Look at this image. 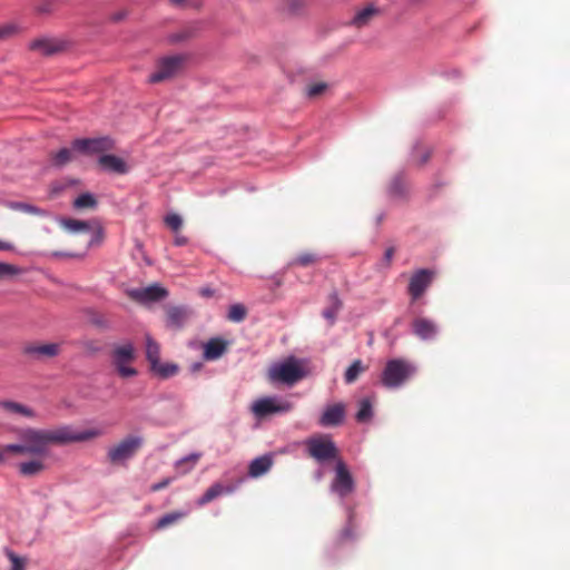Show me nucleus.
Instances as JSON below:
<instances>
[{
    "label": "nucleus",
    "instance_id": "27",
    "mask_svg": "<svg viewBox=\"0 0 570 570\" xmlns=\"http://www.w3.org/2000/svg\"><path fill=\"white\" fill-rule=\"evenodd\" d=\"M61 226L70 233H87L91 230V226L88 222L73 218L62 219Z\"/></svg>",
    "mask_w": 570,
    "mask_h": 570
},
{
    "label": "nucleus",
    "instance_id": "10",
    "mask_svg": "<svg viewBox=\"0 0 570 570\" xmlns=\"http://www.w3.org/2000/svg\"><path fill=\"white\" fill-rule=\"evenodd\" d=\"M292 410L289 402L277 403L274 397H263L255 401L252 411L257 417H265L274 413H285Z\"/></svg>",
    "mask_w": 570,
    "mask_h": 570
},
{
    "label": "nucleus",
    "instance_id": "9",
    "mask_svg": "<svg viewBox=\"0 0 570 570\" xmlns=\"http://www.w3.org/2000/svg\"><path fill=\"white\" fill-rule=\"evenodd\" d=\"M332 490L342 498L348 495L354 490V480L343 461H338L336 464Z\"/></svg>",
    "mask_w": 570,
    "mask_h": 570
},
{
    "label": "nucleus",
    "instance_id": "20",
    "mask_svg": "<svg viewBox=\"0 0 570 570\" xmlns=\"http://www.w3.org/2000/svg\"><path fill=\"white\" fill-rule=\"evenodd\" d=\"M273 461L269 455H263L254 459L248 469V473L253 478H258L265 474L272 468Z\"/></svg>",
    "mask_w": 570,
    "mask_h": 570
},
{
    "label": "nucleus",
    "instance_id": "4",
    "mask_svg": "<svg viewBox=\"0 0 570 570\" xmlns=\"http://www.w3.org/2000/svg\"><path fill=\"white\" fill-rule=\"evenodd\" d=\"M416 367L407 360L393 358L386 362L381 374V383L387 389H397L407 382Z\"/></svg>",
    "mask_w": 570,
    "mask_h": 570
},
{
    "label": "nucleus",
    "instance_id": "38",
    "mask_svg": "<svg viewBox=\"0 0 570 570\" xmlns=\"http://www.w3.org/2000/svg\"><path fill=\"white\" fill-rule=\"evenodd\" d=\"M327 89V83L325 82H315L311 83L306 87V95L309 98H316L321 96Z\"/></svg>",
    "mask_w": 570,
    "mask_h": 570
},
{
    "label": "nucleus",
    "instance_id": "18",
    "mask_svg": "<svg viewBox=\"0 0 570 570\" xmlns=\"http://www.w3.org/2000/svg\"><path fill=\"white\" fill-rule=\"evenodd\" d=\"M0 409L8 414L21 415L26 417H35L36 413L29 406L16 401L2 400L0 401Z\"/></svg>",
    "mask_w": 570,
    "mask_h": 570
},
{
    "label": "nucleus",
    "instance_id": "31",
    "mask_svg": "<svg viewBox=\"0 0 570 570\" xmlns=\"http://www.w3.org/2000/svg\"><path fill=\"white\" fill-rule=\"evenodd\" d=\"M247 308L243 304L230 305L226 318L233 323H240L246 318Z\"/></svg>",
    "mask_w": 570,
    "mask_h": 570
},
{
    "label": "nucleus",
    "instance_id": "48",
    "mask_svg": "<svg viewBox=\"0 0 570 570\" xmlns=\"http://www.w3.org/2000/svg\"><path fill=\"white\" fill-rule=\"evenodd\" d=\"M197 459H198V456H197V455H195V454H193V455H190V456H188V458H185V459L180 460V461L177 463V465H178V466L184 465L185 463H187V462H189V461L194 463V462H196V460H197Z\"/></svg>",
    "mask_w": 570,
    "mask_h": 570
},
{
    "label": "nucleus",
    "instance_id": "34",
    "mask_svg": "<svg viewBox=\"0 0 570 570\" xmlns=\"http://www.w3.org/2000/svg\"><path fill=\"white\" fill-rule=\"evenodd\" d=\"M9 207L13 210L23 212L31 215H43L45 212L33 205L27 203H10Z\"/></svg>",
    "mask_w": 570,
    "mask_h": 570
},
{
    "label": "nucleus",
    "instance_id": "19",
    "mask_svg": "<svg viewBox=\"0 0 570 570\" xmlns=\"http://www.w3.org/2000/svg\"><path fill=\"white\" fill-rule=\"evenodd\" d=\"M42 459V456H36L30 461L21 462L18 465L19 473L23 476H35L40 474L46 469Z\"/></svg>",
    "mask_w": 570,
    "mask_h": 570
},
{
    "label": "nucleus",
    "instance_id": "13",
    "mask_svg": "<svg viewBox=\"0 0 570 570\" xmlns=\"http://www.w3.org/2000/svg\"><path fill=\"white\" fill-rule=\"evenodd\" d=\"M66 42L56 38H39L30 42L29 49L43 56H51L62 51Z\"/></svg>",
    "mask_w": 570,
    "mask_h": 570
},
{
    "label": "nucleus",
    "instance_id": "51",
    "mask_svg": "<svg viewBox=\"0 0 570 570\" xmlns=\"http://www.w3.org/2000/svg\"><path fill=\"white\" fill-rule=\"evenodd\" d=\"M200 367H202V363H194L191 365V371L196 372V371L200 370Z\"/></svg>",
    "mask_w": 570,
    "mask_h": 570
},
{
    "label": "nucleus",
    "instance_id": "14",
    "mask_svg": "<svg viewBox=\"0 0 570 570\" xmlns=\"http://www.w3.org/2000/svg\"><path fill=\"white\" fill-rule=\"evenodd\" d=\"M60 353V344L58 343H30L23 347V354L36 357L38 360L52 358Z\"/></svg>",
    "mask_w": 570,
    "mask_h": 570
},
{
    "label": "nucleus",
    "instance_id": "36",
    "mask_svg": "<svg viewBox=\"0 0 570 570\" xmlns=\"http://www.w3.org/2000/svg\"><path fill=\"white\" fill-rule=\"evenodd\" d=\"M165 224L174 233H178L180 230V228L183 227V219L177 214H168L165 217Z\"/></svg>",
    "mask_w": 570,
    "mask_h": 570
},
{
    "label": "nucleus",
    "instance_id": "56",
    "mask_svg": "<svg viewBox=\"0 0 570 570\" xmlns=\"http://www.w3.org/2000/svg\"><path fill=\"white\" fill-rule=\"evenodd\" d=\"M204 294H205V295H209V294H210V291H209V289H205V291H204Z\"/></svg>",
    "mask_w": 570,
    "mask_h": 570
},
{
    "label": "nucleus",
    "instance_id": "22",
    "mask_svg": "<svg viewBox=\"0 0 570 570\" xmlns=\"http://www.w3.org/2000/svg\"><path fill=\"white\" fill-rule=\"evenodd\" d=\"M189 313L184 307H170L167 311L168 324L173 327L179 328L187 321Z\"/></svg>",
    "mask_w": 570,
    "mask_h": 570
},
{
    "label": "nucleus",
    "instance_id": "55",
    "mask_svg": "<svg viewBox=\"0 0 570 570\" xmlns=\"http://www.w3.org/2000/svg\"><path fill=\"white\" fill-rule=\"evenodd\" d=\"M215 493H216V497L222 493V489L219 485L216 484V490H215Z\"/></svg>",
    "mask_w": 570,
    "mask_h": 570
},
{
    "label": "nucleus",
    "instance_id": "11",
    "mask_svg": "<svg viewBox=\"0 0 570 570\" xmlns=\"http://www.w3.org/2000/svg\"><path fill=\"white\" fill-rule=\"evenodd\" d=\"M128 296L138 303L158 302L167 297L168 292L160 285L154 284L144 288H132L127 292Z\"/></svg>",
    "mask_w": 570,
    "mask_h": 570
},
{
    "label": "nucleus",
    "instance_id": "39",
    "mask_svg": "<svg viewBox=\"0 0 570 570\" xmlns=\"http://www.w3.org/2000/svg\"><path fill=\"white\" fill-rule=\"evenodd\" d=\"M19 31V28L14 23H6L3 26H0V41L9 39L17 35Z\"/></svg>",
    "mask_w": 570,
    "mask_h": 570
},
{
    "label": "nucleus",
    "instance_id": "5",
    "mask_svg": "<svg viewBox=\"0 0 570 570\" xmlns=\"http://www.w3.org/2000/svg\"><path fill=\"white\" fill-rule=\"evenodd\" d=\"M135 361V347L131 343L115 346L111 351V363L119 376L126 379L137 375V370L131 366Z\"/></svg>",
    "mask_w": 570,
    "mask_h": 570
},
{
    "label": "nucleus",
    "instance_id": "3",
    "mask_svg": "<svg viewBox=\"0 0 570 570\" xmlns=\"http://www.w3.org/2000/svg\"><path fill=\"white\" fill-rule=\"evenodd\" d=\"M189 56L176 53L160 57L156 60L155 70L148 77L149 83H160L178 77L186 68Z\"/></svg>",
    "mask_w": 570,
    "mask_h": 570
},
{
    "label": "nucleus",
    "instance_id": "17",
    "mask_svg": "<svg viewBox=\"0 0 570 570\" xmlns=\"http://www.w3.org/2000/svg\"><path fill=\"white\" fill-rule=\"evenodd\" d=\"M98 163L104 169L110 173L124 175L128 171L126 161L115 155H102L99 157Z\"/></svg>",
    "mask_w": 570,
    "mask_h": 570
},
{
    "label": "nucleus",
    "instance_id": "25",
    "mask_svg": "<svg viewBox=\"0 0 570 570\" xmlns=\"http://www.w3.org/2000/svg\"><path fill=\"white\" fill-rule=\"evenodd\" d=\"M379 13V10L373 7V6H368L362 10H360L358 12H356V14L354 16L353 20H352V24H354L355 27L357 28H362L364 26H366L371 19L376 16Z\"/></svg>",
    "mask_w": 570,
    "mask_h": 570
},
{
    "label": "nucleus",
    "instance_id": "40",
    "mask_svg": "<svg viewBox=\"0 0 570 570\" xmlns=\"http://www.w3.org/2000/svg\"><path fill=\"white\" fill-rule=\"evenodd\" d=\"M20 273V269L11 264L0 263V278L4 276H12Z\"/></svg>",
    "mask_w": 570,
    "mask_h": 570
},
{
    "label": "nucleus",
    "instance_id": "33",
    "mask_svg": "<svg viewBox=\"0 0 570 570\" xmlns=\"http://www.w3.org/2000/svg\"><path fill=\"white\" fill-rule=\"evenodd\" d=\"M72 150L61 148L59 151L51 154V159L55 166L62 167L72 160Z\"/></svg>",
    "mask_w": 570,
    "mask_h": 570
},
{
    "label": "nucleus",
    "instance_id": "16",
    "mask_svg": "<svg viewBox=\"0 0 570 570\" xmlns=\"http://www.w3.org/2000/svg\"><path fill=\"white\" fill-rule=\"evenodd\" d=\"M413 333L421 340H431L436 335L438 327L433 321L417 317L412 323Z\"/></svg>",
    "mask_w": 570,
    "mask_h": 570
},
{
    "label": "nucleus",
    "instance_id": "28",
    "mask_svg": "<svg viewBox=\"0 0 570 570\" xmlns=\"http://www.w3.org/2000/svg\"><path fill=\"white\" fill-rule=\"evenodd\" d=\"M150 371L160 379H168L176 375L179 371V367L175 363H161L150 368Z\"/></svg>",
    "mask_w": 570,
    "mask_h": 570
},
{
    "label": "nucleus",
    "instance_id": "47",
    "mask_svg": "<svg viewBox=\"0 0 570 570\" xmlns=\"http://www.w3.org/2000/svg\"><path fill=\"white\" fill-rule=\"evenodd\" d=\"M188 242L187 237L183 236V235H179L178 233H176V236H175V239H174V244L176 246H184L186 245Z\"/></svg>",
    "mask_w": 570,
    "mask_h": 570
},
{
    "label": "nucleus",
    "instance_id": "23",
    "mask_svg": "<svg viewBox=\"0 0 570 570\" xmlns=\"http://www.w3.org/2000/svg\"><path fill=\"white\" fill-rule=\"evenodd\" d=\"M146 358L150 368L160 362V346L149 335L146 336Z\"/></svg>",
    "mask_w": 570,
    "mask_h": 570
},
{
    "label": "nucleus",
    "instance_id": "26",
    "mask_svg": "<svg viewBox=\"0 0 570 570\" xmlns=\"http://www.w3.org/2000/svg\"><path fill=\"white\" fill-rule=\"evenodd\" d=\"M367 370L361 360H355L344 373V381L346 384L354 383L358 376Z\"/></svg>",
    "mask_w": 570,
    "mask_h": 570
},
{
    "label": "nucleus",
    "instance_id": "24",
    "mask_svg": "<svg viewBox=\"0 0 570 570\" xmlns=\"http://www.w3.org/2000/svg\"><path fill=\"white\" fill-rule=\"evenodd\" d=\"M330 305L323 311V316L330 321L331 324L335 322L338 311L342 308V302L336 292L328 296Z\"/></svg>",
    "mask_w": 570,
    "mask_h": 570
},
{
    "label": "nucleus",
    "instance_id": "44",
    "mask_svg": "<svg viewBox=\"0 0 570 570\" xmlns=\"http://www.w3.org/2000/svg\"><path fill=\"white\" fill-rule=\"evenodd\" d=\"M214 500V485L209 487L204 495L198 500V505H204Z\"/></svg>",
    "mask_w": 570,
    "mask_h": 570
},
{
    "label": "nucleus",
    "instance_id": "43",
    "mask_svg": "<svg viewBox=\"0 0 570 570\" xmlns=\"http://www.w3.org/2000/svg\"><path fill=\"white\" fill-rule=\"evenodd\" d=\"M171 481H173L171 478H165L161 481L151 484L150 491L151 492H158V491H160L163 489H166L171 483Z\"/></svg>",
    "mask_w": 570,
    "mask_h": 570
},
{
    "label": "nucleus",
    "instance_id": "35",
    "mask_svg": "<svg viewBox=\"0 0 570 570\" xmlns=\"http://www.w3.org/2000/svg\"><path fill=\"white\" fill-rule=\"evenodd\" d=\"M194 348H203V356L205 360H214V337L209 338L206 343H190Z\"/></svg>",
    "mask_w": 570,
    "mask_h": 570
},
{
    "label": "nucleus",
    "instance_id": "42",
    "mask_svg": "<svg viewBox=\"0 0 570 570\" xmlns=\"http://www.w3.org/2000/svg\"><path fill=\"white\" fill-rule=\"evenodd\" d=\"M9 560L11 561L12 568L11 570H24V562L21 558L14 554L12 551L7 553Z\"/></svg>",
    "mask_w": 570,
    "mask_h": 570
},
{
    "label": "nucleus",
    "instance_id": "52",
    "mask_svg": "<svg viewBox=\"0 0 570 570\" xmlns=\"http://www.w3.org/2000/svg\"><path fill=\"white\" fill-rule=\"evenodd\" d=\"M342 537H343L344 539L350 538V537H351V531H350V529H345V530L342 532Z\"/></svg>",
    "mask_w": 570,
    "mask_h": 570
},
{
    "label": "nucleus",
    "instance_id": "15",
    "mask_svg": "<svg viewBox=\"0 0 570 570\" xmlns=\"http://www.w3.org/2000/svg\"><path fill=\"white\" fill-rule=\"evenodd\" d=\"M345 417V405L343 403L331 404L325 407L318 420L321 426H337Z\"/></svg>",
    "mask_w": 570,
    "mask_h": 570
},
{
    "label": "nucleus",
    "instance_id": "50",
    "mask_svg": "<svg viewBox=\"0 0 570 570\" xmlns=\"http://www.w3.org/2000/svg\"><path fill=\"white\" fill-rule=\"evenodd\" d=\"M393 255H394V248L393 247H390V248H387L385 250L384 258L386 259L387 263L391 262Z\"/></svg>",
    "mask_w": 570,
    "mask_h": 570
},
{
    "label": "nucleus",
    "instance_id": "2",
    "mask_svg": "<svg viewBox=\"0 0 570 570\" xmlns=\"http://www.w3.org/2000/svg\"><path fill=\"white\" fill-rule=\"evenodd\" d=\"M307 371L302 360L289 356L283 362L274 363L267 371V377L272 383H282L293 386L304 377Z\"/></svg>",
    "mask_w": 570,
    "mask_h": 570
},
{
    "label": "nucleus",
    "instance_id": "49",
    "mask_svg": "<svg viewBox=\"0 0 570 570\" xmlns=\"http://www.w3.org/2000/svg\"><path fill=\"white\" fill-rule=\"evenodd\" d=\"M13 245L8 242L0 240V250H12Z\"/></svg>",
    "mask_w": 570,
    "mask_h": 570
},
{
    "label": "nucleus",
    "instance_id": "30",
    "mask_svg": "<svg viewBox=\"0 0 570 570\" xmlns=\"http://www.w3.org/2000/svg\"><path fill=\"white\" fill-rule=\"evenodd\" d=\"M97 206V199L90 193L79 195L73 200V207L76 209H94Z\"/></svg>",
    "mask_w": 570,
    "mask_h": 570
},
{
    "label": "nucleus",
    "instance_id": "7",
    "mask_svg": "<svg viewBox=\"0 0 570 570\" xmlns=\"http://www.w3.org/2000/svg\"><path fill=\"white\" fill-rule=\"evenodd\" d=\"M307 453L318 462L336 459L338 451L335 443L327 435L312 436L306 440Z\"/></svg>",
    "mask_w": 570,
    "mask_h": 570
},
{
    "label": "nucleus",
    "instance_id": "54",
    "mask_svg": "<svg viewBox=\"0 0 570 570\" xmlns=\"http://www.w3.org/2000/svg\"><path fill=\"white\" fill-rule=\"evenodd\" d=\"M429 158H430V155L426 153V154L424 155V157L422 158L421 164L426 163Z\"/></svg>",
    "mask_w": 570,
    "mask_h": 570
},
{
    "label": "nucleus",
    "instance_id": "45",
    "mask_svg": "<svg viewBox=\"0 0 570 570\" xmlns=\"http://www.w3.org/2000/svg\"><path fill=\"white\" fill-rule=\"evenodd\" d=\"M169 2L175 7H184L187 2L193 7H197L199 0H169Z\"/></svg>",
    "mask_w": 570,
    "mask_h": 570
},
{
    "label": "nucleus",
    "instance_id": "12",
    "mask_svg": "<svg viewBox=\"0 0 570 570\" xmlns=\"http://www.w3.org/2000/svg\"><path fill=\"white\" fill-rule=\"evenodd\" d=\"M433 276L434 273L425 268L419 269L412 275L409 283V294L413 301L423 295L426 288L431 285Z\"/></svg>",
    "mask_w": 570,
    "mask_h": 570
},
{
    "label": "nucleus",
    "instance_id": "46",
    "mask_svg": "<svg viewBox=\"0 0 570 570\" xmlns=\"http://www.w3.org/2000/svg\"><path fill=\"white\" fill-rule=\"evenodd\" d=\"M127 14H128L127 10L117 11V12L112 13L111 20L115 22L121 21L122 19H125L127 17Z\"/></svg>",
    "mask_w": 570,
    "mask_h": 570
},
{
    "label": "nucleus",
    "instance_id": "32",
    "mask_svg": "<svg viewBox=\"0 0 570 570\" xmlns=\"http://www.w3.org/2000/svg\"><path fill=\"white\" fill-rule=\"evenodd\" d=\"M373 416V406L368 399H363L360 401V409L356 413L357 422H367Z\"/></svg>",
    "mask_w": 570,
    "mask_h": 570
},
{
    "label": "nucleus",
    "instance_id": "21",
    "mask_svg": "<svg viewBox=\"0 0 570 570\" xmlns=\"http://www.w3.org/2000/svg\"><path fill=\"white\" fill-rule=\"evenodd\" d=\"M187 511H171L164 514L155 524V530H164L180 522L187 517Z\"/></svg>",
    "mask_w": 570,
    "mask_h": 570
},
{
    "label": "nucleus",
    "instance_id": "8",
    "mask_svg": "<svg viewBox=\"0 0 570 570\" xmlns=\"http://www.w3.org/2000/svg\"><path fill=\"white\" fill-rule=\"evenodd\" d=\"M75 151L85 155H94L110 150L114 148V140L110 137L80 138L71 144Z\"/></svg>",
    "mask_w": 570,
    "mask_h": 570
},
{
    "label": "nucleus",
    "instance_id": "53",
    "mask_svg": "<svg viewBox=\"0 0 570 570\" xmlns=\"http://www.w3.org/2000/svg\"><path fill=\"white\" fill-rule=\"evenodd\" d=\"M7 451H4V448L0 450V463L4 461V453Z\"/></svg>",
    "mask_w": 570,
    "mask_h": 570
},
{
    "label": "nucleus",
    "instance_id": "1",
    "mask_svg": "<svg viewBox=\"0 0 570 570\" xmlns=\"http://www.w3.org/2000/svg\"><path fill=\"white\" fill-rule=\"evenodd\" d=\"M102 435L99 429L75 431L68 426L53 430L27 429L21 433V443L8 444L4 451L14 454H28L45 458L50 444L85 442Z\"/></svg>",
    "mask_w": 570,
    "mask_h": 570
},
{
    "label": "nucleus",
    "instance_id": "41",
    "mask_svg": "<svg viewBox=\"0 0 570 570\" xmlns=\"http://www.w3.org/2000/svg\"><path fill=\"white\" fill-rule=\"evenodd\" d=\"M232 343L233 341H226L222 337H216V358L220 357Z\"/></svg>",
    "mask_w": 570,
    "mask_h": 570
},
{
    "label": "nucleus",
    "instance_id": "37",
    "mask_svg": "<svg viewBox=\"0 0 570 570\" xmlns=\"http://www.w3.org/2000/svg\"><path fill=\"white\" fill-rule=\"evenodd\" d=\"M317 259H318L317 256L313 253H303L294 259L293 264L302 266V267H306V266H309V265H313L314 263H316Z\"/></svg>",
    "mask_w": 570,
    "mask_h": 570
},
{
    "label": "nucleus",
    "instance_id": "6",
    "mask_svg": "<svg viewBox=\"0 0 570 570\" xmlns=\"http://www.w3.org/2000/svg\"><path fill=\"white\" fill-rule=\"evenodd\" d=\"M144 439L137 435H129L109 448L107 458L112 464H121L131 459L141 448Z\"/></svg>",
    "mask_w": 570,
    "mask_h": 570
},
{
    "label": "nucleus",
    "instance_id": "29",
    "mask_svg": "<svg viewBox=\"0 0 570 570\" xmlns=\"http://www.w3.org/2000/svg\"><path fill=\"white\" fill-rule=\"evenodd\" d=\"M389 191L393 197H403L407 193V184L402 176H396L392 179L389 186Z\"/></svg>",
    "mask_w": 570,
    "mask_h": 570
}]
</instances>
